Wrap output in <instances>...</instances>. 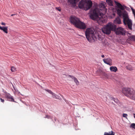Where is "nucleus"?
Listing matches in <instances>:
<instances>
[{
  "mask_svg": "<svg viewBox=\"0 0 135 135\" xmlns=\"http://www.w3.org/2000/svg\"><path fill=\"white\" fill-rule=\"evenodd\" d=\"M117 28L116 26L111 22L108 23L102 28L103 32L106 35H110L111 31H115Z\"/></svg>",
  "mask_w": 135,
  "mask_h": 135,
  "instance_id": "39448f33",
  "label": "nucleus"
},
{
  "mask_svg": "<svg viewBox=\"0 0 135 135\" xmlns=\"http://www.w3.org/2000/svg\"><path fill=\"white\" fill-rule=\"evenodd\" d=\"M115 133L113 131H110L108 132H105L104 133V135H114Z\"/></svg>",
  "mask_w": 135,
  "mask_h": 135,
  "instance_id": "f3484780",
  "label": "nucleus"
},
{
  "mask_svg": "<svg viewBox=\"0 0 135 135\" xmlns=\"http://www.w3.org/2000/svg\"><path fill=\"white\" fill-rule=\"evenodd\" d=\"M107 9H90L89 13L90 18L92 20H100L103 23L105 20L103 17L106 13Z\"/></svg>",
  "mask_w": 135,
  "mask_h": 135,
  "instance_id": "f257e3e1",
  "label": "nucleus"
},
{
  "mask_svg": "<svg viewBox=\"0 0 135 135\" xmlns=\"http://www.w3.org/2000/svg\"><path fill=\"white\" fill-rule=\"evenodd\" d=\"M106 2L110 6H113V2L112 0H106Z\"/></svg>",
  "mask_w": 135,
  "mask_h": 135,
  "instance_id": "aec40b11",
  "label": "nucleus"
},
{
  "mask_svg": "<svg viewBox=\"0 0 135 135\" xmlns=\"http://www.w3.org/2000/svg\"><path fill=\"white\" fill-rule=\"evenodd\" d=\"M52 96H53V97L54 98L56 99L57 98V95L54 93H53L52 94Z\"/></svg>",
  "mask_w": 135,
  "mask_h": 135,
  "instance_id": "5701e85b",
  "label": "nucleus"
},
{
  "mask_svg": "<svg viewBox=\"0 0 135 135\" xmlns=\"http://www.w3.org/2000/svg\"><path fill=\"white\" fill-rule=\"evenodd\" d=\"M106 3L103 1L101 2L99 5V7L100 8H105L106 7Z\"/></svg>",
  "mask_w": 135,
  "mask_h": 135,
  "instance_id": "ddd939ff",
  "label": "nucleus"
},
{
  "mask_svg": "<svg viewBox=\"0 0 135 135\" xmlns=\"http://www.w3.org/2000/svg\"><path fill=\"white\" fill-rule=\"evenodd\" d=\"M126 68L127 69L129 70H132L133 69V68L131 65H128L126 66Z\"/></svg>",
  "mask_w": 135,
  "mask_h": 135,
  "instance_id": "412c9836",
  "label": "nucleus"
},
{
  "mask_svg": "<svg viewBox=\"0 0 135 135\" xmlns=\"http://www.w3.org/2000/svg\"><path fill=\"white\" fill-rule=\"evenodd\" d=\"M115 13H113V15L114 16H115Z\"/></svg>",
  "mask_w": 135,
  "mask_h": 135,
  "instance_id": "72a5a7b5",
  "label": "nucleus"
},
{
  "mask_svg": "<svg viewBox=\"0 0 135 135\" xmlns=\"http://www.w3.org/2000/svg\"><path fill=\"white\" fill-rule=\"evenodd\" d=\"M14 15H15V14H12V15H11V16H13Z\"/></svg>",
  "mask_w": 135,
  "mask_h": 135,
  "instance_id": "4c0bfd02",
  "label": "nucleus"
},
{
  "mask_svg": "<svg viewBox=\"0 0 135 135\" xmlns=\"http://www.w3.org/2000/svg\"><path fill=\"white\" fill-rule=\"evenodd\" d=\"M132 9L133 8L132 7H130Z\"/></svg>",
  "mask_w": 135,
  "mask_h": 135,
  "instance_id": "a19ab883",
  "label": "nucleus"
},
{
  "mask_svg": "<svg viewBox=\"0 0 135 135\" xmlns=\"http://www.w3.org/2000/svg\"><path fill=\"white\" fill-rule=\"evenodd\" d=\"M113 100L116 103H118L119 102V100L117 99L113 98Z\"/></svg>",
  "mask_w": 135,
  "mask_h": 135,
  "instance_id": "b1692460",
  "label": "nucleus"
},
{
  "mask_svg": "<svg viewBox=\"0 0 135 135\" xmlns=\"http://www.w3.org/2000/svg\"><path fill=\"white\" fill-rule=\"evenodd\" d=\"M114 23L120 24L121 23V21L120 18L119 17L115 18L114 21Z\"/></svg>",
  "mask_w": 135,
  "mask_h": 135,
  "instance_id": "4468645a",
  "label": "nucleus"
},
{
  "mask_svg": "<svg viewBox=\"0 0 135 135\" xmlns=\"http://www.w3.org/2000/svg\"><path fill=\"white\" fill-rule=\"evenodd\" d=\"M109 11L112 9V11H115L118 15L123 19L124 25L130 30H132V21L129 19L127 12L124 10V9H108Z\"/></svg>",
  "mask_w": 135,
  "mask_h": 135,
  "instance_id": "f03ea898",
  "label": "nucleus"
},
{
  "mask_svg": "<svg viewBox=\"0 0 135 135\" xmlns=\"http://www.w3.org/2000/svg\"><path fill=\"white\" fill-rule=\"evenodd\" d=\"M130 127H132L134 128H135V123L132 124L130 126Z\"/></svg>",
  "mask_w": 135,
  "mask_h": 135,
  "instance_id": "393cba45",
  "label": "nucleus"
},
{
  "mask_svg": "<svg viewBox=\"0 0 135 135\" xmlns=\"http://www.w3.org/2000/svg\"><path fill=\"white\" fill-rule=\"evenodd\" d=\"M1 25H6V24L5 23H3V22H2L1 23Z\"/></svg>",
  "mask_w": 135,
  "mask_h": 135,
  "instance_id": "2f4dec72",
  "label": "nucleus"
},
{
  "mask_svg": "<svg viewBox=\"0 0 135 135\" xmlns=\"http://www.w3.org/2000/svg\"><path fill=\"white\" fill-rule=\"evenodd\" d=\"M80 0H68V3L72 6L74 7L76 6V3Z\"/></svg>",
  "mask_w": 135,
  "mask_h": 135,
  "instance_id": "9d476101",
  "label": "nucleus"
},
{
  "mask_svg": "<svg viewBox=\"0 0 135 135\" xmlns=\"http://www.w3.org/2000/svg\"><path fill=\"white\" fill-rule=\"evenodd\" d=\"M0 99L1 100V102L3 103H4V100L3 99H2L1 98H0Z\"/></svg>",
  "mask_w": 135,
  "mask_h": 135,
  "instance_id": "7c9ffc66",
  "label": "nucleus"
},
{
  "mask_svg": "<svg viewBox=\"0 0 135 135\" xmlns=\"http://www.w3.org/2000/svg\"><path fill=\"white\" fill-rule=\"evenodd\" d=\"M16 68L13 66H12L11 68V71L12 72H15L16 71Z\"/></svg>",
  "mask_w": 135,
  "mask_h": 135,
  "instance_id": "4be33fe9",
  "label": "nucleus"
},
{
  "mask_svg": "<svg viewBox=\"0 0 135 135\" xmlns=\"http://www.w3.org/2000/svg\"><path fill=\"white\" fill-rule=\"evenodd\" d=\"M45 118H47L48 119H49L50 118V116L48 115H46L45 117H44Z\"/></svg>",
  "mask_w": 135,
  "mask_h": 135,
  "instance_id": "bb28decb",
  "label": "nucleus"
},
{
  "mask_svg": "<svg viewBox=\"0 0 135 135\" xmlns=\"http://www.w3.org/2000/svg\"><path fill=\"white\" fill-rule=\"evenodd\" d=\"M70 22L76 27L80 29H85L86 28L85 24L81 22L79 19L75 16L70 17Z\"/></svg>",
  "mask_w": 135,
  "mask_h": 135,
  "instance_id": "7ed1b4c3",
  "label": "nucleus"
},
{
  "mask_svg": "<svg viewBox=\"0 0 135 135\" xmlns=\"http://www.w3.org/2000/svg\"><path fill=\"white\" fill-rule=\"evenodd\" d=\"M46 91H48V92H49L50 94H52V93H54L52 92L50 90H46Z\"/></svg>",
  "mask_w": 135,
  "mask_h": 135,
  "instance_id": "cd10ccee",
  "label": "nucleus"
},
{
  "mask_svg": "<svg viewBox=\"0 0 135 135\" xmlns=\"http://www.w3.org/2000/svg\"><path fill=\"white\" fill-rule=\"evenodd\" d=\"M101 56L102 58H104V55H102Z\"/></svg>",
  "mask_w": 135,
  "mask_h": 135,
  "instance_id": "f704fd0d",
  "label": "nucleus"
},
{
  "mask_svg": "<svg viewBox=\"0 0 135 135\" xmlns=\"http://www.w3.org/2000/svg\"><path fill=\"white\" fill-rule=\"evenodd\" d=\"M85 35L86 38L89 42H93L96 40L97 35L95 33L94 31L92 28L86 29Z\"/></svg>",
  "mask_w": 135,
  "mask_h": 135,
  "instance_id": "20e7f679",
  "label": "nucleus"
},
{
  "mask_svg": "<svg viewBox=\"0 0 135 135\" xmlns=\"http://www.w3.org/2000/svg\"><path fill=\"white\" fill-rule=\"evenodd\" d=\"M103 61L104 63L110 65H112V60L110 58H107L106 59H103Z\"/></svg>",
  "mask_w": 135,
  "mask_h": 135,
  "instance_id": "9b49d317",
  "label": "nucleus"
},
{
  "mask_svg": "<svg viewBox=\"0 0 135 135\" xmlns=\"http://www.w3.org/2000/svg\"><path fill=\"white\" fill-rule=\"evenodd\" d=\"M56 9L59 11H61V9Z\"/></svg>",
  "mask_w": 135,
  "mask_h": 135,
  "instance_id": "473e14b6",
  "label": "nucleus"
},
{
  "mask_svg": "<svg viewBox=\"0 0 135 135\" xmlns=\"http://www.w3.org/2000/svg\"><path fill=\"white\" fill-rule=\"evenodd\" d=\"M55 8L57 9V8H58L56 7Z\"/></svg>",
  "mask_w": 135,
  "mask_h": 135,
  "instance_id": "ea45409f",
  "label": "nucleus"
},
{
  "mask_svg": "<svg viewBox=\"0 0 135 135\" xmlns=\"http://www.w3.org/2000/svg\"><path fill=\"white\" fill-rule=\"evenodd\" d=\"M83 110H85V109L84 108H83Z\"/></svg>",
  "mask_w": 135,
  "mask_h": 135,
  "instance_id": "58836bf2",
  "label": "nucleus"
},
{
  "mask_svg": "<svg viewBox=\"0 0 135 135\" xmlns=\"http://www.w3.org/2000/svg\"><path fill=\"white\" fill-rule=\"evenodd\" d=\"M110 69L111 71L116 72L117 70V69L115 66H111L110 68Z\"/></svg>",
  "mask_w": 135,
  "mask_h": 135,
  "instance_id": "dca6fc26",
  "label": "nucleus"
},
{
  "mask_svg": "<svg viewBox=\"0 0 135 135\" xmlns=\"http://www.w3.org/2000/svg\"><path fill=\"white\" fill-rule=\"evenodd\" d=\"M0 30H2L5 33H8L7 27H2L0 26Z\"/></svg>",
  "mask_w": 135,
  "mask_h": 135,
  "instance_id": "2eb2a0df",
  "label": "nucleus"
},
{
  "mask_svg": "<svg viewBox=\"0 0 135 135\" xmlns=\"http://www.w3.org/2000/svg\"><path fill=\"white\" fill-rule=\"evenodd\" d=\"M6 97L9 101L11 102H15L13 97L11 95L9 94H6Z\"/></svg>",
  "mask_w": 135,
  "mask_h": 135,
  "instance_id": "f8f14e48",
  "label": "nucleus"
},
{
  "mask_svg": "<svg viewBox=\"0 0 135 135\" xmlns=\"http://www.w3.org/2000/svg\"><path fill=\"white\" fill-rule=\"evenodd\" d=\"M133 115L135 119V114L134 113L133 114Z\"/></svg>",
  "mask_w": 135,
  "mask_h": 135,
  "instance_id": "c9c22d12",
  "label": "nucleus"
},
{
  "mask_svg": "<svg viewBox=\"0 0 135 135\" xmlns=\"http://www.w3.org/2000/svg\"><path fill=\"white\" fill-rule=\"evenodd\" d=\"M92 4L90 0H81L79 2L78 6L80 8H90Z\"/></svg>",
  "mask_w": 135,
  "mask_h": 135,
  "instance_id": "0eeeda50",
  "label": "nucleus"
},
{
  "mask_svg": "<svg viewBox=\"0 0 135 135\" xmlns=\"http://www.w3.org/2000/svg\"><path fill=\"white\" fill-rule=\"evenodd\" d=\"M115 33L117 35H125V30L121 27H119L116 28L115 30Z\"/></svg>",
  "mask_w": 135,
  "mask_h": 135,
  "instance_id": "6e6552de",
  "label": "nucleus"
},
{
  "mask_svg": "<svg viewBox=\"0 0 135 135\" xmlns=\"http://www.w3.org/2000/svg\"><path fill=\"white\" fill-rule=\"evenodd\" d=\"M114 2L116 5V7H117L118 8H127V7L124 5H122L119 3L114 1Z\"/></svg>",
  "mask_w": 135,
  "mask_h": 135,
  "instance_id": "1a4fd4ad",
  "label": "nucleus"
},
{
  "mask_svg": "<svg viewBox=\"0 0 135 135\" xmlns=\"http://www.w3.org/2000/svg\"><path fill=\"white\" fill-rule=\"evenodd\" d=\"M135 41V36L133 35L131 36L127 40V41Z\"/></svg>",
  "mask_w": 135,
  "mask_h": 135,
  "instance_id": "a211bd4d",
  "label": "nucleus"
},
{
  "mask_svg": "<svg viewBox=\"0 0 135 135\" xmlns=\"http://www.w3.org/2000/svg\"><path fill=\"white\" fill-rule=\"evenodd\" d=\"M85 9V11H87V10L89 9Z\"/></svg>",
  "mask_w": 135,
  "mask_h": 135,
  "instance_id": "e433bc0d",
  "label": "nucleus"
},
{
  "mask_svg": "<svg viewBox=\"0 0 135 135\" xmlns=\"http://www.w3.org/2000/svg\"><path fill=\"white\" fill-rule=\"evenodd\" d=\"M131 9L132 10V11L133 13V14L134 15L135 19V10H134V9Z\"/></svg>",
  "mask_w": 135,
  "mask_h": 135,
  "instance_id": "c756f323",
  "label": "nucleus"
},
{
  "mask_svg": "<svg viewBox=\"0 0 135 135\" xmlns=\"http://www.w3.org/2000/svg\"><path fill=\"white\" fill-rule=\"evenodd\" d=\"M69 76L71 77H72V78H73L74 79V82H75V83H76V84L77 85H79V82L78 81V80L76 78L74 77L73 76H72L71 75H69Z\"/></svg>",
  "mask_w": 135,
  "mask_h": 135,
  "instance_id": "6ab92c4d",
  "label": "nucleus"
},
{
  "mask_svg": "<svg viewBox=\"0 0 135 135\" xmlns=\"http://www.w3.org/2000/svg\"><path fill=\"white\" fill-rule=\"evenodd\" d=\"M127 114H123V117L126 118L127 119Z\"/></svg>",
  "mask_w": 135,
  "mask_h": 135,
  "instance_id": "a878e982",
  "label": "nucleus"
},
{
  "mask_svg": "<svg viewBox=\"0 0 135 135\" xmlns=\"http://www.w3.org/2000/svg\"><path fill=\"white\" fill-rule=\"evenodd\" d=\"M123 94L131 99L135 100V91L132 88H124L122 89Z\"/></svg>",
  "mask_w": 135,
  "mask_h": 135,
  "instance_id": "423d86ee",
  "label": "nucleus"
},
{
  "mask_svg": "<svg viewBox=\"0 0 135 135\" xmlns=\"http://www.w3.org/2000/svg\"><path fill=\"white\" fill-rule=\"evenodd\" d=\"M94 6H95L94 8H97L98 4L97 3H95L94 4Z\"/></svg>",
  "mask_w": 135,
  "mask_h": 135,
  "instance_id": "c85d7f7f",
  "label": "nucleus"
}]
</instances>
